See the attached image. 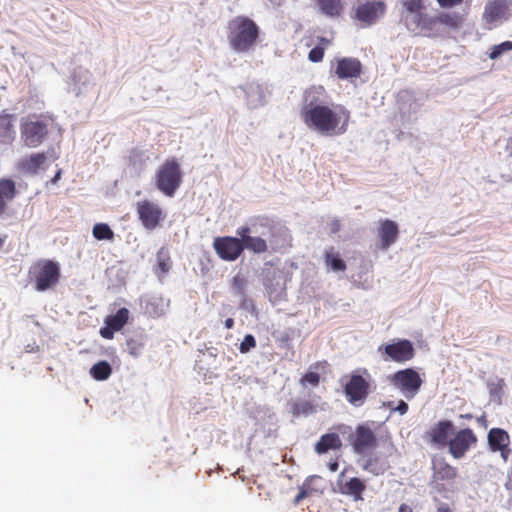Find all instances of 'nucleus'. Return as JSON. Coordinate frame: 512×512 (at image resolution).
<instances>
[{
    "instance_id": "obj_1",
    "label": "nucleus",
    "mask_w": 512,
    "mask_h": 512,
    "mask_svg": "<svg viewBox=\"0 0 512 512\" xmlns=\"http://www.w3.org/2000/svg\"><path fill=\"white\" fill-rule=\"evenodd\" d=\"M276 224L274 220L266 216H256L250 219L249 224L239 227L236 231L238 237L219 236L214 238L213 248L217 256L224 261L237 260L243 251L247 249L254 254H263L268 251L267 241L253 233L276 236Z\"/></svg>"
},
{
    "instance_id": "obj_2",
    "label": "nucleus",
    "mask_w": 512,
    "mask_h": 512,
    "mask_svg": "<svg viewBox=\"0 0 512 512\" xmlns=\"http://www.w3.org/2000/svg\"><path fill=\"white\" fill-rule=\"evenodd\" d=\"M316 88L305 92L300 116L312 131L325 136H339L347 132L350 111L341 104H327L319 101Z\"/></svg>"
},
{
    "instance_id": "obj_3",
    "label": "nucleus",
    "mask_w": 512,
    "mask_h": 512,
    "mask_svg": "<svg viewBox=\"0 0 512 512\" xmlns=\"http://www.w3.org/2000/svg\"><path fill=\"white\" fill-rule=\"evenodd\" d=\"M182 181L183 173L176 157L167 158L155 172V187L167 197L175 195Z\"/></svg>"
},
{
    "instance_id": "obj_4",
    "label": "nucleus",
    "mask_w": 512,
    "mask_h": 512,
    "mask_svg": "<svg viewBox=\"0 0 512 512\" xmlns=\"http://www.w3.org/2000/svg\"><path fill=\"white\" fill-rule=\"evenodd\" d=\"M29 277L36 291H47L58 284L61 277L60 265L50 259L38 260L31 266Z\"/></svg>"
},
{
    "instance_id": "obj_5",
    "label": "nucleus",
    "mask_w": 512,
    "mask_h": 512,
    "mask_svg": "<svg viewBox=\"0 0 512 512\" xmlns=\"http://www.w3.org/2000/svg\"><path fill=\"white\" fill-rule=\"evenodd\" d=\"M364 373L367 378L357 373H351L341 379L346 400L354 407L362 406L371 393L370 375L366 369H364Z\"/></svg>"
},
{
    "instance_id": "obj_6",
    "label": "nucleus",
    "mask_w": 512,
    "mask_h": 512,
    "mask_svg": "<svg viewBox=\"0 0 512 512\" xmlns=\"http://www.w3.org/2000/svg\"><path fill=\"white\" fill-rule=\"evenodd\" d=\"M377 426L374 422L359 424L349 436V443L357 454H364L377 447Z\"/></svg>"
},
{
    "instance_id": "obj_7",
    "label": "nucleus",
    "mask_w": 512,
    "mask_h": 512,
    "mask_svg": "<svg viewBox=\"0 0 512 512\" xmlns=\"http://www.w3.org/2000/svg\"><path fill=\"white\" fill-rule=\"evenodd\" d=\"M389 380L390 383L400 390L408 400L417 395L423 384V380L419 373L412 368H406L395 372L389 377Z\"/></svg>"
},
{
    "instance_id": "obj_8",
    "label": "nucleus",
    "mask_w": 512,
    "mask_h": 512,
    "mask_svg": "<svg viewBox=\"0 0 512 512\" xmlns=\"http://www.w3.org/2000/svg\"><path fill=\"white\" fill-rule=\"evenodd\" d=\"M21 139L28 147H38L48 135V125L36 117L23 118L20 124Z\"/></svg>"
},
{
    "instance_id": "obj_9",
    "label": "nucleus",
    "mask_w": 512,
    "mask_h": 512,
    "mask_svg": "<svg viewBox=\"0 0 512 512\" xmlns=\"http://www.w3.org/2000/svg\"><path fill=\"white\" fill-rule=\"evenodd\" d=\"M136 212L142 226L149 231L161 225L166 215L163 209L153 201L141 200L136 203Z\"/></svg>"
},
{
    "instance_id": "obj_10",
    "label": "nucleus",
    "mask_w": 512,
    "mask_h": 512,
    "mask_svg": "<svg viewBox=\"0 0 512 512\" xmlns=\"http://www.w3.org/2000/svg\"><path fill=\"white\" fill-rule=\"evenodd\" d=\"M378 351L383 355L384 360L397 363L410 361L415 355L413 344L407 339H400L387 345H381Z\"/></svg>"
},
{
    "instance_id": "obj_11",
    "label": "nucleus",
    "mask_w": 512,
    "mask_h": 512,
    "mask_svg": "<svg viewBox=\"0 0 512 512\" xmlns=\"http://www.w3.org/2000/svg\"><path fill=\"white\" fill-rule=\"evenodd\" d=\"M478 438L470 428L457 431L449 440V453L455 459H461L473 447L477 445Z\"/></svg>"
},
{
    "instance_id": "obj_12",
    "label": "nucleus",
    "mask_w": 512,
    "mask_h": 512,
    "mask_svg": "<svg viewBox=\"0 0 512 512\" xmlns=\"http://www.w3.org/2000/svg\"><path fill=\"white\" fill-rule=\"evenodd\" d=\"M426 22L422 24V29L434 30L444 27L447 29L457 30L461 28L463 17L455 12H443L437 16H429Z\"/></svg>"
},
{
    "instance_id": "obj_13",
    "label": "nucleus",
    "mask_w": 512,
    "mask_h": 512,
    "mask_svg": "<svg viewBox=\"0 0 512 512\" xmlns=\"http://www.w3.org/2000/svg\"><path fill=\"white\" fill-rule=\"evenodd\" d=\"M386 6L382 0L366 2L358 6L356 18L367 25L376 22L385 13Z\"/></svg>"
},
{
    "instance_id": "obj_14",
    "label": "nucleus",
    "mask_w": 512,
    "mask_h": 512,
    "mask_svg": "<svg viewBox=\"0 0 512 512\" xmlns=\"http://www.w3.org/2000/svg\"><path fill=\"white\" fill-rule=\"evenodd\" d=\"M130 312L127 308H120L116 314L105 318V326L100 329V335L104 339L111 340L114 333L120 331L128 322Z\"/></svg>"
},
{
    "instance_id": "obj_15",
    "label": "nucleus",
    "mask_w": 512,
    "mask_h": 512,
    "mask_svg": "<svg viewBox=\"0 0 512 512\" xmlns=\"http://www.w3.org/2000/svg\"><path fill=\"white\" fill-rule=\"evenodd\" d=\"M400 3L406 22L415 24L413 29H422V24L429 18V15L421 12L422 0H401Z\"/></svg>"
},
{
    "instance_id": "obj_16",
    "label": "nucleus",
    "mask_w": 512,
    "mask_h": 512,
    "mask_svg": "<svg viewBox=\"0 0 512 512\" xmlns=\"http://www.w3.org/2000/svg\"><path fill=\"white\" fill-rule=\"evenodd\" d=\"M453 429V423L450 420H441L435 425H433L426 432V439L433 445H436L440 448L448 446L449 443V434Z\"/></svg>"
},
{
    "instance_id": "obj_17",
    "label": "nucleus",
    "mask_w": 512,
    "mask_h": 512,
    "mask_svg": "<svg viewBox=\"0 0 512 512\" xmlns=\"http://www.w3.org/2000/svg\"><path fill=\"white\" fill-rule=\"evenodd\" d=\"M398 235L399 228L396 222L389 219L379 220L377 236L382 250H387L393 245L397 241Z\"/></svg>"
},
{
    "instance_id": "obj_18",
    "label": "nucleus",
    "mask_w": 512,
    "mask_h": 512,
    "mask_svg": "<svg viewBox=\"0 0 512 512\" xmlns=\"http://www.w3.org/2000/svg\"><path fill=\"white\" fill-rule=\"evenodd\" d=\"M344 473L340 474L338 484L339 493L342 495L350 496L355 501L363 500V492L366 489V484L363 480L357 477L350 478L349 480L342 481L341 477Z\"/></svg>"
},
{
    "instance_id": "obj_19",
    "label": "nucleus",
    "mask_w": 512,
    "mask_h": 512,
    "mask_svg": "<svg viewBox=\"0 0 512 512\" xmlns=\"http://www.w3.org/2000/svg\"><path fill=\"white\" fill-rule=\"evenodd\" d=\"M362 73V64L355 58H342L337 61L335 74L339 79L358 78Z\"/></svg>"
},
{
    "instance_id": "obj_20",
    "label": "nucleus",
    "mask_w": 512,
    "mask_h": 512,
    "mask_svg": "<svg viewBox=\"0 0 512 512\" xmlns=\"http://www.w3.org/2000/svg\"><path fill=\"white\" fill-rule=\"evenodd\" d=\"M509 8L507 0H488L483 18L487 23L505 19Z\"/></svg>"
},
{
    "instance_id": "obj_21",
    "label": "nucleus",
    "mask_w": 512,
    "mask_h": 512,
    "mask_svg": "<svg viewBox=\"0 0 512 512\" xmlns=\"http://www.w3.org/2000/svg\"><path fill=\"white\" fill-rule=\"evenodd\" d=\"M16 193V185L12 179H0V216L7 213L9 203L15 198Z\"/></svg>"
},
{
    "instance_id": "obj_22",
    "label": "nucleus",
    "mask_w": 512,
    "mask_h": 512,
    "mask_svg": "<svg viewBox=\"0 0 512 512\" xmlns=\"http://www.w3.org/2000/svg\"><path fill=\"white\" fill-rule=\"evenodd\" d=\"M342 447V441L337 433L323 434L315 444V452L319 455L327 453L329 450H339Z\"/></svg>"
},
{
    "instance_id": "obj_23",
    "label": "nucleus",
    "mask_w": 512,
    "mask_h": 512,
    "mask_svg": "<svg viewBox=\"0 0 512 512\" xmlns=\"http://www.w3.org/2000/svg\"><path fill=\"white\" fill-rule=\"evenodd\" d=\"M47 157L44 153H34L27 158H24L19 163V168L28 174H37L46 163Z\"/></svg>"
},
{
    "instance_id": "obj_24",
    "label": "nucleus",
    "mask_w": 512,
    "mask_h": 512,
    "mask_svg": "<svg viewBox=\"0 0 512 512\" xmlns=\"http://www.w3.org/2000/svg\"><path fill=\"white\" fill-rule=\"evenodd\" d=\"M434 476L438 480H453L457 476V470L445 459L441 458L433 462Z\"/></svg>"
},
{
    "instance_id": "obj_25",
    "label": "nucleus",
    "mask_w": 512,
    "mask_h": 512,
    "mask_svg": "<svg viewBox=\"0 0 512 512\" xmlns=\"http://www.w3.org/2000/svg\"><path fill=\"white\" fill-rule=\"evenodd\" d=\"M510 438L508 433L501 428H492L488 433V444L493 452L497 449L509 446Z\"/></svg>"
},
{
    "instance_id": "obj_26",
    "label": "nucleus",
    "mask_w": 512,
    "mask_h": 512,
    "mask_svg": "<svg viewBox=\"0 0 512 512\" xmlns=\"http://www.w3.org/2000/svg\"><path fill=\"white\" fill-rule=\"evenodd\" d=\"M319 11L328 17H338L344 6L341 0H316Z\"/></svg>"
},
{
    "instance_id": "obj_27",
    "label": "nucleus",
    "mask_w": 512,
    "mask_h": 512,
    "mask_svg": "<svg viewBox=\"0 0 512 512\" xmlns=\"http://www.w3.org/2000/svg\"><path fill=\"white\" fill-rule=\"evenodd\" d=\"M13 117L8 114H0V143L9 144L14 139Z\"/></svg>"
},
{
    "instance_id": "obj_28",
    "label": "nucleus",
    "mask_w": 512,
    "mask_h": 512,
    "mask_svg": "<svg viewBox=\"0 0 512 512\" xmlns=\"http://www.w3.org/2000/svg\"><path fill=\"white\" fill-rule=\"evenodd\" d=\"M230 32H259L255 22L247 17L238 16L229 23Z\"/></svg>"
},
{
    "instance_id": "obj_29",
    "label": "nucleus",
    "mask_w": 512,
    "mask_h": 512,
    "mask_svg": "<svg viewBox=\"0 0 512 512\" xmlns=\"http://www.w3.org/2000/svg\"><path fill=\"white\" fill-rule=\"evenodd\" d=\"M258 34H234L230 43L234 50L238 52L246 51L256 41Z\"/></svg>"
},
{
    "instance_id": "obj_30",
    "label": "nucleus",
    "mask_w": 512,
    "mask_h": 512,
    "mask_svg": "<svg viewBox=\"0 0 512 512\" xmlns=\"http://www.w3.org/2000/svg\"><path fill=\"white\" fill-rule=\"evenodd\" d=\"M90 374L95 380L104 381L112 374V367L107 361H99L91 367Z\"/></svg>"
},
{
    "instance_id": "obj_31",
    "label": "nucleus",
    "mask_w": 512,
    "mask_h": 512,
    "mask_svg": "<svg viewBox=\"0 0 512 512\" xmlns=\"http://www.w3.org/2000/svg\"><path fill=\"white\" fill-rule=\"evenodd\" d=\"M317 40V45L311 49L308 55V59L314 63L322 61L325 49L331 44V40L324 37H317Z\"/></svg>"
},
{
    "instance_id": "obj_32",
    "label": "nucleus",
    "mask_w": 512,
    "mask_h": 512,
    "mask_svg": "<svg viewBox=\"0 0 512 512\" xmlns=\"http://www.w3.org/2000/svg\"><path fill=\"white\" fill-rule=\"evenodd\" d=\"M157 271L166 274L172 267L169 251L165 247H161L156 254Z\"/></svg>"
},
{
    "instance_id": "obj_33",
    "label": "nucleus",
    "mask_w": 512,
    "mask_h": 512,
    "mask_svg": "<svg viewBox=\"0 0 512 512\" xmlns=\"http://www.w3.org/2000/svg\"><path fill=\"white\" fill-rule=\"evenodd\" d=\"M316 411L315 406L307 400L295 401L291 405L293 416H308Z\"/></svg>"
},
{
    "instance_id": "obj_34",
    "label": "nucleus",
    "mask_w": 512,
    "mask_h": 512,
    "mask_svg": "<svg viewBox=\"0 0 512 512\" xmlns=\"http://www.w3.org/2000/svg\"><path fill=\"white\" fill-rule=\"evenodd\" d=\"M319 368V363L310 366L309 371L306 372L300 379V384L303 387L311 386L317 387L320 383V374L316 371Z\"/></svg>"
},
{
    "instance_id": "obj_35",
    "label": "nucleus",
    "mask_w": 512,
    "mask_h": 512,
    "mask_svg": "<svg viewBox=\"0 0 512 512\" xmlns=\"http://www.w3.org/2000/svg\"><path fill=\"white\" fill-rule=\"evenodd\" d=\"M325 262L333 271H345L346 263L340 258L338 253H334L333 248L325 252Z\"/></svg>"
},
{
    "instance_id": "obj_36",
    "label": "nucleus",
    "mask_w": 512,
    "mask_h": 512,
    "mask_svg": "<svg viewBox=\"0 0 512 512\" xmlns=\"http://www.w3.org/2000/svg\"><path fill=\"white\" fill-rule=\"evenodd\" d=\"M92 234L97 240H109L114 239V232L106 223H97L93 226Z\"/></svg>"
},
{
    "instance_id": "obj_37",
    "label": "nucleus",
    "mask_w": 512,
    "mask_h": 512,
    "mask_svg": "<svg viewBox=\"0 0 512 512\" xmlns=\"http://www.w3.org/2000/svg\"><path fill=\"white\" fill-rule=\"evenodd\" d=\"M247 279L244 275L238 273L231 280V288L234 294L245 297Z\"/></svg>"
},
{
    "instance_id": "obj_38",
    "label": "nucleus",
    "mask_w": 512,
    "mask_h": 512,
    "mask_svg": "<svg viewBox=\"0 0 512 512\" xmlns=\"http://www.w3.org/2000/svg\"><path fill=\"white\" fill-rule=\"evenodd\" d=\"M314 476L308 477L303 485L299 488V492L293 500L294 505L300 504V502L311 494L310 482L314 479Z\"/></svg>"
},
{
    "instance_id": "obj_39",
    "label": "nucleus",
    "mask_w": 512,
    "mask_h": 512,
    "mask_svg": "<svg viewBox=\"0 0 512 512\" xmlns=\"http://www.w3.org/2000/svg\"><path fill=\"white\" fill-rule=\"evenodd\" d=\"M512 50V41H504L498 45L492 47L489 54L490 59L499 58L504 52Z\"/></svg>"
},
{
    "instance_id": "obj_40",
    "label": "nucleus",
    "mask_w": 512,
    "mask_h": 512,
    "mask_svg": "<svg viewBox=\"0 0 512 512\" xmlns=\"http://www.w3.org/2000/svg\"><path fill=\"white\" fill-rule=\"evenodd\" d=\"M256 347V339L252 334H247L239 345L241 353H247Z\"/></svg>"
},
{
    "instance_id": "obj_41",
    "label": "nucleus",
    "mask_w": 512,
    "mask_h": 512,
    "mask_svg": "<svg viewBox=\"0 0 512 512\" xmlns=\"http://www.w3.org/2000/svg\"><path fill=\"white\" fill-rule=\"evenodd\" d=\"M463 0H437L442 8H451L462 3Z\"/></svg>"
},
{
    "instance_id": "obj_42",
    "label": "nucleus",
    "mask_w": 512,
    "mask_h": 512,
    "mask_svg": "<svg viewBox=\"0 0 512 512\" xmlns=\"http://www.w3.org/2000/svg\"><path fill=\"white\" fill-rule=\"evenodd\" d=\"M503 386H504V380L499 379L496 384H492L490 386V393L494 394V393H497L498 391H501Z\"/></svg>"
},
{
    "instance_id": "obj_43",
    "label": "nucleus",
    "mask_w": 512,
    "mask_h": 512,
    "mask_svg": "<svg viewBox=\"0 0 512 512\" xmlns=\"http://www.w3.org/2000/svg\"><path fill=\"white\" fill-rule=\"evenodd\" d=\"M408 408V404L405 401L400 400L395 410L398 411L401 415H403L408 411Z\"/></svg>"
},
{
    "instance_id": "obj_44",
    "label": "nucleus",
    "mask_w": 512,
    "mask_h": 512,
    "mask_svg": "<svg viewBox=\"0 0 512 512\" xmlns=\"http://www.w3.org/2000/svg\"><path fill=\"white\" fill-rule=\"evenodd\" d=\"M497 451H500L503 460L506 462L511 453V449L509 448V446H505L504 448L497 449Z\"/></svg>"
},
{
    "instance_id": "obj_45",
    "label": "nucleus",
    "mask_w": 512,
    "mask_h": 512,
    "mask_svg": "<svg viewBox=\"0 0 512 512\" xmlns=\"http://www.w3.org/2000/svg\"><path fill=\"white\" fill-rule=\"evenodd\" d=\"M436 512H452V509L447 503L442 502L438 505Z\"/></svg>"
},
{
    "instance_id": "obj_46",
    "label": "nucleus",
    "mask_w": 512,
    "mask_h": 512,
    "mask_svg": "<svg viewBox=\"0 0 512 512\" xmlns=\"http://www.w3.org/2000/svg\"><path fill=\"white\" fill-rule=\"evenodd\" d=\"M328 468L331 472H336L339 468V463L337 459H334L328 463Z\"/></svg>"
},
{
    "instance_id": "obj_47",
    "label": "nucleus",
    "mask_w": 512,
    "mask_h": 512,
    "mask_svg": "<svg viewBox=\"0 0 512 512\" xmlns=\"http://www.w3.org/2000/svg\"><path fill=\"white\" fill-rule=\"evenodd\" d=\"M398 512H413L412 508L407 504H401Z\"/></svg>"
},
{
    "instance_id": "obj_48",
    "label": "nucleus",
    "mask_w": 512,
    "mask_h": 512,
    "mask_svg": "<svg viewBox=\"0 0 512 512\" xmlns=\"http://www.w3.org/2000/svg\"><path fill=\"white\" fill-rule=\"evenodd\" d=\"M224 325L227 329H232L234 327V320L233 318H227L224 322Z\"/></svg>"
},
{
    "instance_id": "obj_49",
    "label": "nucleus",
    "mask_w": 512,
    "mask_h": 512,
    "mask_svg": "<svg viewBox=\"0 0 512 512\" xmlns=\"http://www.w3.org/2000/svg\"><path fill=\"white\" fill-rule=\"evenodd\" d=\"M61 174H62V170H61V169H59V170L56 172V174L54 175V177L51 179V182H52L53 184H56V183L59 181V179L61 178Z\"/></svg>"
},
{
    "instance_id": "obj_50",
    "label": "nucleus",
    "mask_w": 512,
    "mask_h": 512,
    "mask_svg": "<svg viewBox=\"0 0 512 512\" xmlns=\"http://www.w3.org/2000/svg\"><path fill=\"white\" fill-rule=\"evenodd\" d=\"M303 40L305 41V45L307 47L311 46L314 43V38L311 35L308 37H305Z\"/></svg>"
},
{
    "instance_id": "obj_51",
    "label": "nucleus",
    "mask_w": 512,
    "mask_h": 512,
    "mask_svg": "<svg viewBox=\"0 0 512 512\" xmlns=\"http://www.w3.org/2000/svg\"><path fill=\"white\" fill-rule=\"evenodd\" d=\"M371 464H372V460H371V459H369V460H367V461H366V463L364 464L363 468H364L365 470H371V468H370V467H371Z\"/></svg>"
},
{
    "instance_id": "obj_52",
    "label": "nucleus",
    "mask_w": 512,
    "mask_h": 512,
    "mask_svg": "<svg viewBox=\"0 0 512 512\" xmlns=\"http://www.w3.org/2000/svg\"><path fill=\"white\" fill-rule=\"evenodd\" d=\"M6 238H7L6 235L0 236V250L3 248Z\"/></svg>"
},
{
    "instance_id": "obj_53",
    "label": "nucleus",
    "mask_w": 512,
    "mask_h": 512,
    "mask_svg": "<svg viewBox=\"0 0 512 512\" xmlns=\"http://www.w3.org/2000/svg\"><path fill=\"white\" fill-rule=\"evenodd\" d=\"M478 421H479L480 423H484V424H486V418H485V416H482V417L478 418Z\"/></svg>"
},
{
    "instance_id": "obj_54",
    "label": "nucleus",
    "mask_w": 512,
    "mask_h": 512,
    "mask_svg": "<svg viewBox=\"0 0 512 512\" xmlns=\"http://www.w3.org/2000/svg\"><path fill=\"white\" fill-rule=\"evenodd\" d=\"M461 418L471 419V418H472V415H471V414L461 415Z\"/></svg>"
},
{
    "instance_id": "obj_55",
    "label": "nucleus",
    "mask_w": 512,
    "mask_h": 512,
    "mask_svg": "<svg viewBox=\"0 0 512 512\" xmlns=\"http://www.w3.org/2000/svg\"><path fill=\"white\" fill-rule=\"evenodd\" d=\"M333 231H334V232H337V226H334Z\"/></svg>"
},
{
    "instance_id": "obj_56",
    "label": "nucleus",
    "mask_w": 512,
    "mask_h": 512,
    "mask_svg": "<svg viewBox=\"0 0 512 512\" xmlns=\"http://www.w3.org/2000/svg\"><path fill=\"white\" fill-rule=\"evenodd\" d=\"M333 231H334V232H337V226H334Z\"/></svg>"
}]
</instances>
